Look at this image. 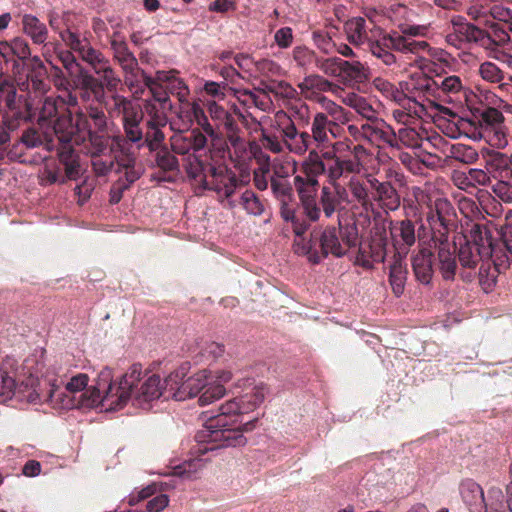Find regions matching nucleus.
Masks as SVG:
<instances>
[{"mask_svg": "<svg viewBox=\"0 0 512 512\" xmlns=\"http://www.w3.org/2000/svg\"><path fill=\"white\" fill-rule=\"evenodd\" d=\"M242 414V404L238 397L222 404L220 413L210 417L196 433L197 444L193 447L194 453L204 455L222 447L243 446L246 443L243 432L252 431L257 418L238 426V418Z\"/></svg>", "mask_w": 512, "mask_h": 512, "instance_id": "1", "label": "nucleus"}, {"mask_svg": "<svg viewBox=\"0 0 512 512\" xmlns=\"http://www.w3.org/2000/svg\"><path fill=\"white\" fill-rule=\"evenodd\" d=\"M14 361L7 358L0 364V396L11 398L17 395L29 403H50L54 408L73 409L79 403L62 389L63 379L50 378L48 375L36 378L30 375L20 384L16 382L12 370Z\"/></svg>", "mask_w": 512, "mask_h": 512, "instance_id": "2", "label": "nucleus"}, {"mask_svg": "<svg viewBox=\"0 0 512 512\" xmlns=\"http://www.w3.org/2000/svg\"><path fill=\"white\" fill-rule=\"evenodd\" d=\"M427 222L431 229V238L425 239L438 252L439 269L444 279H453L456 260L449 242V233L455 227L456 213L452 203L446 198H436L428 204Z\"/></svg>", "mask_w": 512, "mask_h": 512, "instance_id": "3", "label": "nucleus"}, {"mask_svg": "<svg viewBox=\"0 0 512 512\" xmlns=\"http://www.w3.org/2000/svg\"><path fill=\"white\" fill-rule=\"evenodd\" d=\"M142 366L133 364L118 382L113 381L110 368H104L98 374L96 385L87 390L77 401L79 407H94L98 404L106 405L109 409L122 408L130 399L133 387L141 380Z\"/></svg>", "mask_w": 512, "mask_h": 512, "instance_id": "4", "label": "nucleus"}, {"mask_svg": "<svg viewBox=\"0 0 512 512\" xmlns=\"http://www.w3.org/2000/svg\"><path fill=\"white\" fill-rule=\"evenodd\" d=\"M187 176L200 189L214 192L219 201L227 200L230 207L235 206L231 198L240 181L236 173L226 165L213 163L212 157L204 163L192 157L187 163Z\"/></svg>", "mask_w": 512, "mask_h": 512, "instance_id": "5", "label": "nucleus"}, {"mask_svg": "<svg viewBox=\"0 0 512 512\" xmlns=\"http://www.w3.org/2000/svg\"><path fill=\"white\" fill-rule=\"evenodd\" d=\"M189 369V364L184 363L165 379V389L171 392L173 398L183 401L200 393L199 403L204 406L224 396L225 388L221 384H212L210 372L201 370L186 378Z\"/></svg>", "mask_w": 512, "mask_h": 512, "instance_id": "6", "label": "nucleus"}, {"mask_svg": "<svg viewBox=\"0 0 512 512\" xmlns=\"http://www.w3.org/2000/svg\"><path fill=\"white\" fill-rule=\"evenodd\" d=\"M313 238L315 244L318 242L320 252L311 243L303 246L301 252L308 256L310 262L317 264L329 254L340 258L355 247L358 244V228L354 222L342 223L338 220V227L327 226L319 236Z\"/></svg>", "mask_w": 512, "mask_h": 512, "instance_id": "7", "label": "nucleus"}, {"mask_svg": "<svg viewBox=\"0 0 512 512\" xmlns=\"http://www.w3.org/2000/svg\"><path fill=\"white\" fill-rule=\"evenodd\" d=\"M270 187L274 198L279 202L280 215L285 222L292 225V229L296 236H302L309 229V224L299 213V203L296 204L294 196V182L289 180H269Z\"/></svg>", "mask_w": 512, "mask_h": 512, "instance_id": "8", "label": "nucleus"}, {"mask_svg": "<svg viewBox=\"0 0 512 512\" xmlns=\"http://www.w3.org/2000/svg\"><path fill=\"white\" fill-rule=\"evenodd\" d=\"M325 163L323 161L302 164V175L294 176V188L299 199V206L309 215H317L315 193L319 190L318 177L325 175Z\"/></svg>", "mask_w": 512, "mask_h": 512, "instance_id": "9", "label": "nucleus"}, {"mask_svg": "<svg viewBox=\"0 0 512 512\" xmlns=\"http://www.w3.org/2000/svg\"><path fill=\"white\" fill-rule=\"evenodd\" d=\"M315 202L318 208L317 215H309L305 210L299 206L301 216L310 225V222H318L321 216L324 215L326 219H330L334 214L340 213L345 210L346 206L350 203L349 194L346 187L343 185H323L320 189V194L315 193Z\"/></svg>", "mask_w": 512, "mask_h": 512, "instance_id": "10", "label": "nucleus"}, {"mask_svg": "<svg viewBox=\"0 0 512 512\" xmlns=\"http://www.w3.org/2000/svg\"><path fill=\"white\" fill-rule=\"evenodd\" d=\"M473 241L467 240V236H454L452 245H457L456 239L459 240L458 259L463 267L474 268L479 261H486L487 255L492 253L491 247L486 245L487 231L482 229L478 224L473 225L471 229ZM456 246L451 248L453 254Z\"/></svg>", "mask_w": 512, "mask_h": 512, "instance_id": "11", "label": "nucleus"}, {"mask_svg": "<svg viewBox=\"0 0 512 512\" xmlns=\"http://www.w3.org/2000/svg\"><path fill=\"white\" fill-rule=\"evenodd\" d=\"M59 163L64 166L65 174L52 164H47L40 176L42 185L64 184L67 180H77L81 174L79 156L70 143H62L57 149Z\"/></svg>", "mask_w": 512, "mask_h": 512, "instance_id": "12", "label": "nucleus"}, {"mask_svg": "<svg viewBox=\"0 0 512 512\" xmlns=\"http://www.w3.org/2000/svg\"><path fill=\"white\" fill-rule=\"evenodd\" d=\"M0 113L8 122V128L16 125L11 120H29L34 113L33 104L24 95H18L16 87L9 81L0 84Z\"/></svg>", "mask_w": 512, "mask_h": 512, "instance_id": "13", "label": "nucleus"}, {"mask_svg": "<svg viewBox=\"0 0 512 512\" xmlns=\"http://www.w3.org/2000/svg\"><path fill=\"white\" fill-rule=\"evenodd\" d=\"M207 145V137L198 129H193L187 134L177 133L170 138L171 150L176 155L183 156V167L187 173V163L192 157H196L204 163L212 156V151H204Z\"/></svg>", "mask_w": 512, "mask_h": 512, "instance_id": "14", "label": "nucleus"}, {"mask_svg": "<svg viewBox=\"0 0 512 512\" xmlns=\"http://www.w3.org/2000/svg\"><path fill=\"white\" fill-rule=\"evenodd\" d=\"M39 121L52 124L55 133L61 134L59 140L62 143H69L68 136L74 131L73 120L70 115L65 114V103L61 98L48 96L43 100Z\"/></svg>", "mask_w": 512, "mask_h": 512, "instance_id": "15", "label": "nucleus"}, {"mask_svg": "<svg viewBox=\"0 0 512 512\" xmlns=\"http://www.w3.org/2000/svg\"><path fill=\"white\" fill-rule=\"evenodd\" d=\"M143 119V112L122 119L123 135H114L111 137V150L114 154H122V147L128 149L129 153H137L143 148L144 132L140 127Z\"/></svg>", "mask_w": 512, "mask_h": 512, "instance_id": "16", "label": "nucleus"}, {"mask_svg": "<svg viewBox=\"0 0 512 512\" xmlns=\"http://www.w3.org/2000/svg\"><path fill=\"white\" fill-rule=\"evenodd\" d=\"M363 150L361 145H356L352 153L346 152L335 158L333 161L325 163V176L330 185H341L339 180L346 174H356L361 170V162L358 153Z\"/></svg>", "mask_w": 512, "mask_h": 512, "instance_id": "17", "label": "nucleus"}, {"mask_svg": "<svg viewBox=\"0 0 512 512\" xmlns=\"http://www.w3.org/2000/svg\"><path fill=\"white\" fill-rule=\"evenodd\" d=\"M433 78L424 74H415L410 77L403 85V91L406 98L409 101L414 102L419 110H415V113L423 112L425 110V100L430 101V98H434Z\"/></svg>", "mask_w": 512, "mask_h": 512, "instance_id": "18", "label": "nucleus"}, {"mask_svg": "<svg viewBox=\"0 0 512 512\" xmlns=\"http://www.w3.org/2000/svg\"><path fill=\"white\" fill-rule=\"evenodd\" d=\"M60 38L70 49L78 53L79 57L89 64L93 70L97 69L107 60L100 51L91 46L86 38H80L70 30L60 32Z\"/></svg>", "mask_w": 512, "mask_h": 512, "instance_id": "19", "label": "nucleus"}, {"mask_svg": "<svg viewBox=\"0 0 512 512\" xmlns=\"http://www.w3.org/2000/svg\"><path fill=\"white\" fill-rule=\"evenodd\" d=\"M146 111L150 116L147 121V131L144 133L143 147H147L150 151L157 150L162 145L165 135L161 128L167 124V115L163 112H158L156 106L149 101L146 105Z\"/></svg>", "mask_w": 512, "mask_h": 512, "instance_id": "20", "label": "nucleus"}, {"mask_svg": "<svg viewBox=\"0 0 512 512\" xmlns=\"http://www.w3.org/2000/svg\"><path fill=\"white\" fill-rule=\"evenodd\" d=\"M358 132L362 138L376 146L387 144L394 147L397 143L396 134L393 129L384 120L379 118L363 123Z\"/></svg>", "mask_w": 512, "mask_h": 512, "instance_id": "21", "label": "nucleus"}, {"mask_svg": "<svg viewBox=\"0 0 512 512\" xmlns=\"http://www.w3.org/2000/svg\"><path fill=\"white\" fill-rule=\"evenodd\" d=\"M418 252L413 256L412 267L416 279L422 285L430 284L433 275V259L434 254L428 241L425 239H418Z\"/></svg>", "mask_w": 512, "mask_h": 512, "instance_id": "22", "label": "nucleus"}, {"mask_svg": "<svg viewBox=\"0 0 512 512\" xmlns=\"http://www.w3.org/2000/svg\"><path fill=\"white\" fill-rule=\"evenodd\" d=\"M468 15L476 21H483L488 24L489 20H498L510 25L512 31V8L502 4L480 5L471 4L467 11Z\"/></svg>", "mask_w": 512, "mask_h": 512, "instance_id": "23", "label": "nucleus"}, {"mask_svg": "<svg viewBox=\"0 0 512 512\" xmlns=\"http://www.w3.org/2000/svg\"><path fill=\"white\" fill-rule=\"evenodd\" d=\"M390 233L398 255L406 256L416 242L414 223L409 219L392 222Z\"/></svg>", "mask_w": 512, "mask_h": 512, "instance_id": "24", "label": "nucleus"}, {"mask_svg": "<svg viewBox=\"0 0 512 512\" xmlns=\"http://www.w3.org/2000/svg\"><path fill=\"white\" fill-rule=\"evenodd\" d=\"M137 385L138 382L135 383L131 393V398L133 397L137 405L141 406L143 403H148L161 396H165V398L172 397L171 392L166 391L165 386L161 384V379L158 375L153 374L149 376L140 388H137Z\"/></svg>", "mask_w": 512, "mask_h": 512, "instance_id": "25", "label": "nucleus"}, {"mask_svg": "<svg viewBox=\"0 0 512 512\" xmlns=\"http://www.w3.org/2000/svg\"><path fill=\"white\" fill-rule=\"evenodd\" d=\"M122 154H115L116 173L121 176L117 181H122L129 188L137 181L141 174V167L137 165V153H129L128 149L122 148Z\"/></svg>", "mask_w": 512, "mask_h": 512, "instance_id": "26", "label": "nucleus"}, {"mask_svg": "<svg viewBox=\"0 0 512 512\" xmlns=\"http://www.w3.org/2000/svg\"><path fill=\"white\" fill-rule=\"evenodd\" d=\"M77 88L82 101H94L98 104L106 103V92L97 82V78L88 71L81 69L77 79Z\"/></svg>", "mask_w": 512, "mask_h": 512, "instance_id": "27", "label": "nucleus"}, {"mask_svg": "<svg viewBox=\"0 0 512 512\" xmlns=\"http://www.w3.org/2000/svg\"><path fill=\"white\" fill-rule=\"evenodd\" d=\"M281 136L285 148L296 155H304L311 144V136L307 132H298L292 121L281 128Z\"/></svg>", "mask_w": 512, "mask_h": 512, "instance_id": "28", "label": "nucleus"}, {"mask_svg": "<svg viewBox=\"0 0 512 512\" xmlns=\"http://www.w3.org/2000/svg\"><path fill=\"white\" fill-rule=\"evenodd\" d=\"M462 501L470 512H483L486 501L482 487L473 479H463L459 484Z\"/></svg>", "mask_w": 512, "mask_h": 512, "instance_id": "29", "label": "nucleus"}, {"mask_svg": "<svg viewBox=\"0 0 512 512\" xmlns=\"http://www.w3.org/2000/svg\"><path fill=\"white\" fill-rule=\"evenodd\" d=\"M475 117L477 118V124L472 120L461 119L459 129L463 130L466 135L468 133L472 134L473 131L484 128L485 126L502 124L504 120L503 114L498 109L492 107L478 110V116Z\"/></svg>", "mask_w": 512, "mask_h": 512, "instance_id": "30", "label": "nucleus"}, {"mask_svg": "<svg viewBox=\"0 0 512 512\" xmlns=\"http://www.w3.org/2000/svg\"><path fill=\"white\" fill-rule=\"evenodd\" d=\"M46 69L43 62L38 56L31 58V68L26 74V79L23 80L21 76L18 77V85L21 90L32 89L35 92H44L46 90V83L44 81Z\"/></svg>", "mask_w": 512, "mask_h": 512, "instance_id": "31", "label": "nucleus"}, {"mask_svg": "<svg viewBox=\"0 0 512 512\" xmlns=\"http://www.w3.org/2000/svg\"><path fill=\"white\" fill-rule=\"evenodd\" d=\"M298 87L301 93L307 97L314 96L316 100H318V96H321L320 94L323 92L335 93L339 89L337 84L318 74L307 75L298 84Z\"/></svg>", "mask_w": 512, "mask_h": 512, "instance_id": "32", "label": "nucleus"}, {"mask_svg": "<svg viewBox=\"0 0 512 512\" xmlns=\"http://www.w3.org/2000/svg\"><path fill=\"white\" fill-rule=\"evenodd\" d=\"M456 33L461 39L479 44L485 49H493L496 46V41L491 34L471 23L456 24Z\"/></svg>", "mask_w": 512, "mask_h": 512, "instance_id": "33", "label": "nucleus"}, {"mask_svg": "<svg viewBox=\"0 0 512 512\" xmlns=\"http://www.w3.org/2000/svg\"><path fill=\"white\" fill-rule=\"evenodd\" d=\"M393 40H395L394 33L385 34L379 40L370 39L367 43V49L384 65L392 66L396 63V57L391 52L394 50V44H392Z\"/></svg>", "mask_w": 512, "mask_h": 512, "instance_id": "34", "label": "nucleus"}, {"mask_svg": "<svg viewBox=\"0 0 512 512\" xmlns=\"http://www.w3.org/2000/svg\"><path fill=\"white\" fill-rule=\"evenodd\" d=\"M76 116L77 126L84 125L98 133H104L107 131V117L102 108L89 105L86 113L82 111H77Z\"/></svg>", "mask_w": 512, "mask_h": 512, "instance_id": "35", "label": "nucleus"}, {"mask_svg": "<svg viewBox=\"0 0 512 512\" xmlns=\"http://www.w3.org/2000/svg\"><path fill=\"white\" fill-rule=\"evenodd\" d=\"M114 59L123 72H131L139 65L137 58L128 48L127 43L115 34L110 41Z\"/></svg>", "mask_w": 512, "mask_h": 512, "instance_id": "36", "label": "nucleus"}, {"mask_svg": "<svg viewBox=\"0 0 512 512\" xmlns=\"http://www.w3.org/2000/svg\"><path fill=\"white\" fill-rule=\"evenodd\" d=\"M336 123L330 120L328 116L323 112H318L314 115L311 124V141L314 140L317 143V148L322 145L329 143L328 133L330 132L334 137L336 136L333 132V128Z\"/></svg>", "mask_w": 512, "mask_h": 512, "instance_id": "37", "label": "nucleus"}, {"mask_svg": "<svg viewBox=\"0 0 512 512\" xmlns=\"http://www.w3.org/2000/svg\"><path fill=\"white\" fill-rule=\"evenodd\" d=\"M474 140L483 139L490 146L501 149L507 146L508 138L504 124L485 126L469 134Z\"/></svg>", "mask_w": 512, "mask_h": 512, "instance_id": "38", "label": "nucleus"}, {"mask_svg": "<svg viewBox=\"0 0 512 512\" xmlns=\"http://www.w3.org/2000/svg\"><path fill=\"white\" fill-rule=\"evenodd\" d=\"M486 245H489L492 250V253L487 255L486 261H491L497 271L506 269L512 258V241L504 240L494 244L487 235Z\"/></svg>", "mask_w": 512, "mask_h": 512, "instance_id": "39", "label": "nucleus"}, {"mask_svg": "<svg viewBox=\"0 0 512 512\" xmlns=\"http://www.w3.org/2000/svg\"><path fill=\"white\" fill-rule=\"evenodd\" d=\"M110 140L111 138L103 133L88 129V138L84 141L85 153L91 158L113 153Z\"/></svg>", "mask_w": 512, "mask_h": 512, "instance_id": "40", "label": "nucleus"}, {"mask_svg": "<svg viewBox=\"0 0 512 512\" xmlns=\"http://www.w3.org/2000/svg\"><path fill=\"white\" fill-rule=\"evenodd\" d=\"M22 30L34 44H45L48 39V29L45 23L41 22L32 14H24L22 16Z\"/></svg>", "mask_w": 512, "mask_h": 512, "instance_id": "41", "label": "nucleus"}, {"mask_svg": "<svg viewBox=\"0 0 512 512\" xmlns=\"http://www.w3.org/2000/svg\"><path fill=\"white\" fill-rule=\"evenodd\" d=\"M507 500L504 501L500 488L493 487L488 491V501L483 511L485 512H512V483L506 487Z\"/></svg>", "mask_w": 512, "mask_h": 512, "instance_id": "42", "label": "nucleus"}, {"mask_svg": "<svg viewBox=\"0 0 512 512\" xmlns=\"http://www.w3.org/2000/svg\"><path fill=\"white\" fill-rule=\"evenodd\" d=\"M340 78L346 83H363L369 77V69L359 60H343Z\"/></svg>", "mask_w": 512, "mask_h": 512, "instance_id": "43", "label": "nucleus"}, {"mask_svg": "<svg viewBox=\"0 0 512 512\" xmlns=\"http://www.w3.org/2000/svg\"><path fill=\"white\" fill-rule=\"evenodd\" d=\"M433 85L435 86L434 98L456 95L464 88L462 79L457 75H437L433 78Z\"/></svg>", "mask_w": 512, "mask_h": 512, "instance_id": "44", "label": "nucleus"}, {"mask_svg": "<svg viewBox=\"0 0 512 512\" xmlns=\"http://www.w3.org/2000/svg\"><path fill=\"white\" fill-rule=\"evenodd\" d=\"M344 31L347 40L355 46L367 44L370 40L367 34L366 20L363 17H353L347 20L344 24Z\"/></svg>", "mask_w": 512, "mask_h": 512, "instance_id": "45", "label": "nucleus"}, {"mask_svg": "<svg viewBox=\"0 0 512 512\" xmlns=\"http://www.w3.org/2000/svg\"><path fill=\"white\" fill-rule=\"evenodd\" d=\"M145 87H147L152 94V100H149L150 103L159 104V108L156 107V110L158 112H163L164 115H167L168 111H172L173 105L170 100L168 91L166 89V86L156 85L152 81L151 76H145ZM148 100L146 101L145 106L147 105Z\"/></svg>", "mask_w": 512, "mask_h": 512, "instance_id": "46", "label": "nucleus"}, {"mask_svg": "<svg viewBox=\"0 0 512 512\" xmlns=\"http://www.w3.org/2000/svg\"><path fill=\"white\" fill-rule=\"evenodd\" d=\"M94 72L99 76V78H97V82L100 83L103 91L107 90L112 93L116 92L119 84L121 83V79L116 75L108 59L95 69Z\"/></svg>", "mask_w": 512, "mask_h": 512, "instance_id": "47", "label": "nucleus"}, {"mask_svg": "<svg viewBox=\"0 0 512 512\" xmlns=\"http://www.w3.org/2000/svg\"><path fill=\"white\" fill-rule=\"evenodd\" d=\"M373 199L389 211H395L400 206V196L390 182H384L380 190L373 195Z\"/></svg>", "mask_w": 512, "mask_h": 512, "instance_id": "48", "label": "nucleus"}, {"mask_svg": "<svg viewBox=\"0 0 512 512\" xmlns=\"http://www.w3.org/2000/svg\"><path fill=\"white\" fill-rule=\"evenodd\" d=\"M112 106L110 107V113L117 116H121L122 119H126L142 111L140 106L134 103L132 100L114 93L111 96Z\"/></svg>", "mask_w": 512, "mask_h": 512, "instance_id": "49", "label": "nucleus"}, {"mask_svg": "<svg viewBox=\"0 0 512 512\" xmlns=\"http://www.w3.org/2000/svg\"><path fill=\"white\" fill-rule=\"evenodd\" d=\"M155 152L156 166L164 172H178L180 168L179 161L172 150L167 146H161Z\"/></svg>", "mask_w": 512, "mask_h": 512, "instance_id": "50", "label": "nucleus"}, {"mask_svg": "<svg viewBox=\"0 0 512 512\" xmlns=\"http://www.w3.org/2000/svg\"><path fill=\"white\" fill-rule=\"evenodd\" d=\"M13 54L16 60H13V73L20 75V70L24 67V61L31 55V49L28 42L22 37H15L11 40Z\"/></svg>", "mask_w": 512, "mask_h": 512, "instance_id": "51", "label": "nucleus"}, {"mask_svg": "<svg viewBox=\"0 0 512 512\" xmlns=\"http://www.w3.org/2000/svg\"><path fill=\"white\" fill-rule=\"evenodd\" d=\"M344 103L349 107L353 108L359 115H361L367 121L378 118L376 111L364 97H361L354 93H350L344 98Z\"/></svg>", "mask_w": 512, "mask_h": 512, "instance_id": "52", "label": "nucleus"}, {"mask_svg": "<svg viewBox=\"0 0 512 512\" xmlns=\"http://www.w3.org/2000/svg\"><path fill=\"white\" fill-rule=\"evenodd\" d=\"M407 279V268L402 255H397L390 265L389 282L392 288H404Z\"/></svg>", "mask_w": 512, "mask_h": 512, "instance_id": "53", "label": "nucleus"}, {"mask_svg": "<svg viewBox=\"0 0 512 512\" xmlns=\"http://www.w3.org/2000/svg\"><path fill=\"white\" fill-rule=\"evenodd\" d=\"M240 204L248 214L253 216H260L265 210L263 201L252 190H245L242 193Z\"/></svg>", "mask_w": 512, "mask_h": 512, "instance_id": "54", "label": "nucleus"}, {"mask_svg": "<svg viewBox=\"0 0 512 512\" xmlns=\"http://www.w3.org/2000/svg\"><path fill=\"white\" fill-rule=\"evenodd\" d=\"M348 188L353 198L363 207L368 210L372 206V201L368 193V189L363 182L359 179L352 177L349 180Z\"/></svg>", "mask_w": 512, "mask_h": 512, "instance_id": "55", "label": "nucleus"}, {"mask_svg": "<svg viewBox=\"0 0 512 512\" xmlns=\"http://www.w3.org/2000/svg\"><path fill=\"white\" fill-rule=\"evenodd\" d=\"M238 398L242 404V413L246 414L253 411L264 401L265 391L263 387L256 386L251 392H248Z\"/></svg>", "mask_w": 512, "mask_h": 512, "instance_id": "56", "label": "nucleus"}, {"mask_svg": "<svg viewBox=\"0 0 512 512\" xmlns=\"http://www.w3.org/2000/svg\"><path fill=\"white\" fill-rule=\"evenodd\" d=\"M352 149L353 148L344 141H337L335 143H332L330 146L327 144L322 145L320 147L322 157L321 161H323L324 163H328L346 152L352 153Z\"/></svg>", "mask_w": 512, "mask_h": 512, "instance_id": "57", "label": "nucleus"}, {"mask_svg": "<svg viewBox=\"0 0 512 512\" xmlns=\"http://www.w3.org/2000/svg\"><path fill=\"white\" fill-rule=\"evenodd\" d=\"M323 107V109L326 111L327 116H331L332 120L336 123L337 121L344 124L348 121L347 115L345 110L338 104H336L334 101L324 97V96H318L317 100Z\"/></svg>", "mask_w": 512, "mask_h": 512, "instance_id": "58", "label": "nucleus"}, {"mask_svg": "<svg viewBox=\"0 0 512 512\" xmlns=\"http://www.w3.org/2000/svg\"><path fill=\"white\" fill-rule=\"evenodd\" d=\"M115 164L116 161L114 153L108 154L107 156H96L91 158L92 169L98 177L108 175Z\"/></svg>", "mask_w": 512, "mask_h": 512, "instance_id": "59", "label": "nucleus"}, {"mask_svg": "<svg viewBox=\"0 0 512 512\" xmlns=\"http://www.w3.org/2000/svg\"><path fill=\"white\" fill-rule=\"evenodd\" d=\"M450 153L452 158L464 164L474 163L478 159L476 150L464 144L452 145Z\"/></svg>", "mask_w": 512, "mask_h": 512, "instance_id": "60", "label": "nucleus"}, {"mask_svg": "<svg viewBox=\"0 0 512 512\" xmlns=\"http://www.w3.org/2000/svg\"><path fill=\"white\" fill-rule=\"evenodd\" d=\"M190 112L192 114L193 120L199 125L205 134H207L210 137H215V129L213 126L209 123L208 117L206 116L204 110L201 108V106L197 103H192L190 107Z\"/></svg>", "mask_w": 512, "mask_h": 512, "instance_id": "61", "label": "nucleus"}, {"mask_svg": "<svg viewBox=\"0 0 512 512\" xmlns=\"http://www.w3.org/2000/svg\"><path fill=\"white\" fill-rule=\"evenodd\" d=\"M342 59L339 57L317 58L316 66L325 74L332 77L340 78V63Z\"/></svg>", "mask_w": 512, "mask_h": 512, "instance_id": "62", "label": "nucleus"}, {"mask_svg": "<svg viewBox=\"0 0 512 512\" xmlns=\"http://www.w3.org/2000/svg\"><path fill=\"white\" fill-rule=\"evenodd\" d=\"M479 74L485 81L499 83L504 79L502 70L492 62H484L480 65Z\"/></svg>", "mask_w": 512, "mask_h": 512, "instance_id": "63", "label": "nucleus"}, {"mask_svg": "<svg viewBox=\"0 0 512 512\" xmlns=\"http://www.w3.org/2000/svg\"><path fill=\"white\" fill-rule=\"evenodd\" d=\"M317 58L314 51L306 47L298 46L293 49V59L301 68L307 69L311 64H316Z\"/></svg>", "mask_w": 512, "mask_h": 512, "instance_id": "64", "label": "nucleus"}]
</instances>
